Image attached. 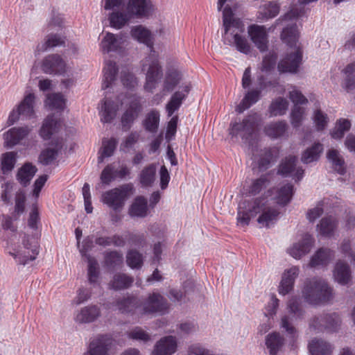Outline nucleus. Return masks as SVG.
Segmentation results:
<instances>
[{"label":"nucleus","mask_w":355,"mask_h":355,"mask_svg":"<svg viewBox=\"0 0 355 355\" xmlns=\"http://www.w3.org/2000/svg\"><path fill=\"white\" fill-rule=\"evenodd\" d=\"M181 88V91L175 92L171 96L170 101L166 105L168 116H171L175 111L178 110L190 91V86L187 85L182 86Z\"/></svg>","instance_id":"nucleus-25"},{"label":"nucleus","mask_w":355,"mask_h":355,"mask_svg":"<svg viewBox=\"0 0 355 355\" xmlns=\"http://www.w3.org/2000/svg\"><path fill=\"white\" fill-rule=\"evenodd\" d=\"M129 338L146 343L150 339V335L141 327H137L128 333Z\"/></svg>","instance_id":"nucleus-61"},{"label":"nucleus","mask_w":355,"mask_h":355,"mask_svg":"<svg viewBox=\"0 0 355 355\" xmlns=\"http://www.w3.org/2000/svg\"><path fill=\"white\" fill-rule=\"evenodd\" d=\"M101 315L100 308L96 305H89L77 311L74 320L79 324L90 323Z\"/></svg>","instance_id":"nucleus-24"},{"label":"nucleus","mask_w":355,"mask_h":355,"mask_svg":"<svg viewBox=\"0 0 355 355\" xmlns=\"http://www.w3.org/2000/svg\"><path fill=\"white\" fill-rule=\"evenodd\" d=\"M133 278L124 273H116L109 283V288L115 291L126 289L133 283Z\"/></svg>","instance_id":"nucleus-34"},{"label":"nucleus","mask_w":355,"mask_h":355,"mask_svg":"<svg viewBox=\"0 0 355 355\" xmlns=\"http://www.w3.org/2000/svg\"><path fill=\"white\" fill-rule=\"evenodd\" d=\"M271 178L272 173H268L253 180L248 189L249 194L251 196H255L259 193L263 189L268 186Z\"/></svg>","instance_id":"nucleus-39"},{"label":"nucleus","mask_w":355,"mask_h":355,"mask_svg":"<svg viewBox=\"0 0 355 355\" xmlns=\"http://www.w3.org/2000/svg\"><path fill=\"white\" fill-rule=\"evenodd\" d=\"M58 155V151L55 149L47 148L41 152L39 162L43 165H49L53 163Z\"/></svg>","instance_id":"nucleus-62"},{"label":"nucleus","mask_w":355,"mask_h":355,"mask_svg":"<svg viewBox=\"0 0 355 355\" xmlns=\"http://www.w3.org/2000/svg\"><path fill=\"white\" fill-rule=\"evenodd\" d=\"M312 120L317 131L324 130L329 123L327 114L320 109H315L313 111Z\"/></svg>","instance_id":"nucleus-51"},{"label":"nucleus","mask_w":355,"mask_h":355,"mask_svg":"<svg viewBox=\"0 0 355 355\" xmlns=\"http://www.w3.org/2000/svg\"><path fill=\"white\" fill-rule=\"evenodd\" d=\"M117 107L113 102L105 100L101 105L99 114L103 123H110L116 115Z\"/></svg>","instance_id":"nucleus-38"},{"label":"nucleus","mask_w":355,"mask_h":355,"mask_svg":"<svg viewBox=\"0 0 355 355\" xmlns=\"http://www.w3.org/2000/svg\"><path fill=\"white\" fill-rule=\"evenodd\" d=\"M103 71L104 78L102 83V89H105L110 87L115 80L117 72L116 63L112 61H107Z\"/></svg>","instance_id":"nucleus-42"},{"label":"nucleus","mask_w":355,"mask_h":355,"mask_svg":"<svg viewBox=\"0 0 355 355\" xmlns=\"http://www.w3.org/2000/svg\"><path fill=\"white\" fill-rule=\"evenodd\" d=\"M340 322V316L336 313L317 315L311 320L309 329L314 331L327 330L335 332L338 331Z\"/></svg>","instance_id":"nucleus-10"},{"label":"nucleus","mask_w":355,"mask_h":355,"mask_svg":"<svg viewBox=\"0 0 355 355\" xmlns=\"http://www.w3.org/2000/svg\"><path fill=\"white\" fill-rule=\"evenodd\" d=\"M337 227L338 220L335 217L332 216H324L317 225V231L323 236L331 237L334 235Z\"/></svg>","instance_id":"nucleus-28"},{"label":"nucleus","mask_w":355,"mask_h":355,"mask_svg":"<svg viewBox=\"0 0 355 355\" xmlns=\"http://www.w3.org/2000/svg\"><path fill=\"white\" fill-rule=\"evenodd\" d=\"M142 110L140 97L134 96L131 98L128 108L121 117V123L123 128H129L133 121L138 117Z\"/></svg>","instance_id":"nucleus-20"},{"label":"nucleus","mask_w":355,"mask_h":355,"mask_svg":"<svg viewBox=\"0 0 355 355\" xmlns=\"http://www.w3.org/2000/svg\"><path fill=\"white\" fill-rule=\"evenodd\" d=\"M212 350L209 349L200 343H194L189 346L188 355H210Z\"/></svg>","instance_id":"nucleus-64"},{"label":"nucleus","mask_w":355,"mask_h":355,"mask_svg":"<svg viewBox=\"0 0 355 355\" xmlns=\"http://www.w3.org/2000/svg\"><path fill=\"white\" fill-rule=\"evenodd\" d=\"M286 309L289 315H284L281 318L280 327L292 338L297 336V331L293 326L295 320L304 318V310L302 309L300 299L297 296L291 297L286 303Z\"/></svg>","instance_id":"nucleus-7"},{"label":"nucleus","mask_w":355,"mask_h":355,"mask_svg":"<svg viewBox=\"0 0 355 355\" xmlns=\"http://www.w3.org/2000/svg\"><path fill=\"white\" fill-rule=\"evenodd\" d=\"M138 178L143 187H152L156 178L155 165L150 164L145 166L139 173Z\"/></svg>","instance_id":"nucleus-31"},{"label":"nucleus","mask_w":355,"mask_h":355,"mask_svg":"<svg viewBox=\"0 0 355 355\" xmlns=\"http://www.w3.org/2000/svg\"><path fill=\"white\" fill-rule=\"evenodd\" d=\"M147 200L143 196L137 197L129 209V214L132 217L144 218L147 215Z\"/></svg>","instance_id":"nucleus-32"},{"label":"nucleus","mask_w":355,"mask_h":355,"mask_svg":"<svg viewBox=\"0 0 355 355\" xmlns=\"http://www.w3.org/2000/svg\"><path fill=\"white\" fill-rule=\"evenodd\" d=\"M46 105L51 110H62L65 106V99L60 93L51 94L47 96Z\"/></svg>","instance_id":"nucleus-53"},{"label":"nucleus","mask_w":355,"mask_h":355,"mask_svg":"<svg viewBox=\"0 0 355 355\" xmlns=\"http://www.w3.org/2000/svg\"><path fill=\"white\" fill-rule=\"evenodd\" d=\"M293 194V186L291 184H286L279 188L277 191L276 200L279 205L288 203Z\"/></svg>","instance_id":"nucleus-50"},{"label":"nucleus","mask_w":355,"mask_h":355,"mask_svg":"<svg viewBox=\"0 0 355 355\" xmlns=\"http://www.w3.org/2000/svg\"><path fill=\"white\" fill-rule=\"evenodd\" d=\"M305 115V109L298 105H294L291 113V122L294 128L300 126L304 116Z\"/></svg>","instance_id":"nucleus-60"},{"label":"nucleus","mask_w":355,"mask_h":355,"mask_svg":"<svg viewBox=\"0 0 355 355\" xmlns=\"http://www.w3.org/2000/svg\"><path fill=\"white\" fill-rule=\"evenodd\" d=\"M17 237V234H15L6 240V250L17 263L26 265L30 261L35 260L38 254L37 242L34 237L24 235L22 245H17L15 243Z\"/></svg>","instance_id":"nucleus-6"},{"label":"nucleus","mask_w":355,"mask_h":355,"mask_svg":"<svg viewBox=\"0 0 355 355\" xmlns=\"http://www.w3.org/2000/svg\"><path fill=\"white\" fill-rule=\"evenodd\" d=\"M351 127V123L348 119H339L331 132V137L336 139H340L343 137L345 133L347 132Z\"/></svg>","instance_id":"nucleus-52"},{"label":"nucleus","mask_w":355,"mask_h":355,"mask_svg":"<svg viewBox=\"0 0 355 355\" xmlns=\"http://www.w3.org/2000/svg\"><path fill=\"white\" fill-rule=\"evenodd\" d=\"M234 0H218L217 3L218 10H221L223 6L227 3L223 11V21L224 34L223 41L225 44L235 46L239 52L248 54L251 47L245 37L240 33L244 31V25L242 21L234 17V13L231 6Z\"/></svg>","instance_id":"nucleus-2"},{"label":"nucleus","mask_w":355,"mask_h":355,"mask_svg":"<svg viewBox=\"0 0 355 355\" xmlns=\"http://www.w3.org/2000/svg\"><path fill=\"white\" fill-rule=\"evenodd\" d=\"M314 241V239L311 234H305L301 239L294 243L287 250L288 253L294 259H300L311 251Z\"/></svg>","instance_id":"nucleus-13"},{"label":"nucleus","mask_w":355,"mask_h":355,"mask_svg":"<svg viewBox=\"0 0 355 355\" xmlns=\"http://www.w3.org/2000/svg\"><path fill=\"white\" fill-rule=\"evenodd\" d=\"M35 96L33 94H28L25 96L23 101L18 105V110L21 116L31 118L34 114Z\"/></svg>","instance_id":"nucleus-46"},{"label":"nucleus","mask_w":355,"mask_h":355,"mask_svg":"<svg viewBox=\"0 0 355 355\" xmlns=\"http://www.w3.org/2000/svg\"><path fill=\"white\" fill-rule=\"evenodd\" d=\"M323 151V145L320 142L314 143L308 148L302 155V162L304 164H309L319 159Z\"/></svg>","instance_id":"nucleus-35"},{"label":"nucleus","mask_w":355,"mask_h":355,"mask_svg":"<svg viewBox=\"0 0 355 355\" xmlns=\"http://www.w3.org/2000/svg\"><path fill=\"white\" fill-rule=\"evenodd\" d=\"M177 347L178 343L175 337L165 336L157 342L152 355H171L176 352Z\"/></svg>","instance_id":"nucleus-22"},{"label":"nucleus","mask_w":355,"mask_h":355,"mask_svg":"<svg viewBox=\"0 0 355 355\" xmlns=\"http://www.w3.org/2000/svg\"><path fill=\"white\" fill-rule=\"evenodd\" d=\"M126 262L131 268L139 269L143 265V256L136 250H129L126 255Z\"/></svg>","instance_id":"nucleus-56"},{"label":"nucleus","mask_w":355,"mask_h":355,"mask_svg":"<svg viewBox=\"0 0 355 355\" xmlns=\"http://www.w3.org/2000/svg\"><path fill=\"white\" fill-rule=\"evenodd\" d=\"M37 172L36 167L31 163H25L19 170L17 174V180L21 184L26 187L29 184Z\"/></svg>","instance_id":"nucleus-33"},{"label":"nucleus","mask_w":355,"mask_h":355,"mask_svg":"<svg viewBox=\"0 0 355 355\" xmlns=\"http://www.w3.org/2000/svg\"><path fill=\"white\" fill-rule=\"evenodd\" d=\"M302 297L311 305L328 304L334 298V288L324 279L319 277L306 279L302 288Z\"/></svg>","instance_id":"nucleus-5"},{"label":"nucleus","mask_w":355,"mask_h":355,"mask_svg":"<svg viewBox=\"0 0 355 355\" xmlns=\"http://www.w3.org/2000/svg\"><path fill=\"white\" fill-rule=\"evenodd\" d=\"M17 162V153L6 152L0 158L1 170L3 174L9 173L14 168Z\"/></svg>","instance_id":"nucleus-43"},{"label":"nucleus","mask_w":355,"mask_h":355,"mask_svg":"<svg viewBox=\"0 0 355 355\" xmlns=\"http://www.w3.org/2000/svg\"><path fill=\"white\" fill-rule=\"evenodd\" d=\"M168 309L167 300L159 293L150 294L143 304L145 313H164Z\"/></svg>","instance_id":"nucleus-12"},{"label":"nucleus","mask_w":355,"mask_h":355,"mask_svg":"<svg viewBox=\"0 0 355 355\" xmlns=\"http://www.w3.org/2000/svg\"><path fill=\"white\" fill-rule=\"evenodd\" d=\"M32 128L28 126L14 127L3 135L4 145L12 148L19 144L31 132Z\"/></svg>","instance_id":"nucleus-18"},{"label":"nucleus","mask_w":355,"mask_h":355,"mask_svg":"<svg viewBox=\"0 0 355 355\" xmlns=\"http://www.w3.org/2000/svg\"><path fill=\"white\" fill-rule=\"evenodd\" d=\"M160 114L157 110H150L143 121V126L149 132L155 133L157 131L159 124Z\"/></svg>","instance_id":"nucleus-40"},{"label":"nucleus","mask_w":355,"mask_h":355,"mask_svg":"<svg viewBox=\"0 0 355 355\" xmlns=\"http://www.w3.org/2000/svg\"><path fill=\"white\" fill-rule=\"evenodd\" d=\"M297 159L295 156H289L281 163L278 173L284 176L293 177L296 181L300 180L304 175V170L296 166Z\"/></svg>","instance_id":"nucleus-19"},{"label":"nucleus","mask_w":355,"mask_h":355,"mask_svg":"<svg viewBox=\"0 0 355 355\" xmlns=\"http://www.w3.org/2000/svg\"><path fill=\"white\" fill-rule=\"evenodd\" d=\"M281 37L292 49L279 62L278 71L280 73H296L302 60V51L297 44L299 32L296 24L284 28Z\"/></svg>","instance_id":"nucleus-4"},{"label":"nucleus","mask_w":355,"mask_h":355,"mask_svg":"<svg viewBox=\"0 0 355 355\" xmlns=\"http://www.w3.org/2000/svg\"><path fill=\"white\" fill-rule=\"evenodd\" d=\"M182 75L176 69H170L166 72L163 85L164 92L172 91L180 82Z\"/></svg>","instance_id":"nucleus-44"},{"label":"nucleus","mask_w":355,"mask_h":355,"mask_svg":"<svg viewBox=\"0 0 355 355\" xmlns=\"http://www.w3.org/2000/svg\"><path fill=\"white\" fill-rule=\"evenodd\" d=\"M88 263V278L91 284H96L97 282L99 268L97 261L95 258L88 256L87 258Z\"/></svg>","instance_id":"nucleus-59"},{"label":"nucleus","mask_w":355,"mask_h":355,"mask_svg":"<svg viewBox=\"0 0 355 355\" xmlns=\"http://www.w3.org/2000/svg\"><path fill=\"white\" fill-rule=\"evenodd\" d=\"M277 59V53L274 51H270L263 58L261 71L264 73L270 72L274 69Z\"/></svg>","instance_id":"nucleus-55"},{"label":"nucleus","mask_w":355,"mask_h":355,"mask_svg":"<svg viewBox=\"0 0 355 355\" xmlns=\"http://www.w3.org/2000/svg\"><path fill=\"white\" fill-rule=\"evenodd\" d=\"M154 11V6L150 0H130L127 5V12L132 16L146 17Z\"/></svg>","instance_id":"nucleus-16"},{"label":"nucleus","mask_w":355,"mask_h":355,"mask_svg":"<svg viewBox=\"0 0 355 355\" xmlns=\"http://www.w3.org/2000/svg\"><path fill=\"white\" fill-rule=\"evenodd\" d=\"M139 300L135 296H127L118 300L116 306L121 313H129L138 307Z\"/></svg>","instance_id":"nucleus-47"},{"label":"nucleus","mask_w":355,"mask_h":355,"mask_svg":"<svg viewBox=\"0 0 355 355\" xmlns=\"http://www.w3.org/2000/svg\"><path fill=\"white\" fill-rule=\"evenodd\" d=\"M248 33L252 42L261 52L268 49V33L263 26L252 24L248 28Z\"/></svg>","instance_id":"nucleus-15"},{"label":"nucleus","mask_w":355,"mask_h":355,"mask_svg":"<svg viewBox=\"0 0 355 355\" xmlns=\"http://www.w3.org/2000/svg\"><path fill=\"white\" fill-rule=\"evenodd\" d=\"M62 123L54 115H49L43 121L40 130V135L44 140H49L61 129Z\"/></svg>","instance_id":"nucleus-21"},{"label":"nucleus","mask_w":355,"mask_h":355,"mask_svg":"<svg viewBox=\"0 0 355 355\" xmlns=\"http://www.w3.org/2000/svg\"><path fill=\"white\" fill-rule=\"evenodd\" d=\"M259 121L260 117L257 113L249 114L242 122L231 123L229 133L232 137H240L244 142L250 143Z\"/></svg>","instance_id":"nucleus-8"},{"label":"nucleus","mask_w":355,"mask_h":355,"mask_svg":"<svg viewBox=\"0 0 355 355\" xmlns=\"http://www.w3.org/2000/svg\"><path fill=\"white\" fill-rule=\"evenodd\" d=\"M131 35L134 39L143 43L150 49L149 55L142 60V71L146 73L144 89L153 92L162 75V69L159 62L158 55L153 50V41L151 33L144 26L139 25L133 27Z\"/></svg>","instance_id":"nucleus-1"},{"label":"nucleus","mask_w":355,"mask_h":355,"mask_svg":"<svg viewBox=\"0 0 355 355\" xmlns=\"http://www.w3.org/2000/svg\"><path fill=\"white\" fill-rule=\"evenodd\" d=\"M279 12V6L276 3L268 2L261 7V18L270 19L273 18L278 15Z\"/></svg>","instance_id":"nucleus-57"},{"label":"nucleus","mask_w":355,"mask_h":355,"mask_svg":"<svg viewBox=\"0 0 355 355\" xmlns=\"http://www.w3.org/2000/svg\"><path fill=\"white\" fill-rule=\"evenodd\" d=\"M288 107V101L282 97L273 100L269 107V112L271 116L284 115Z\"/></svg>","instance_id":"nucleus-49"},{"label":"nucleus","mask_w":355,"mask_h":355,"mask_svg":"<svg viewBox=\"0 0 355 355\" xmlns=\"http://www.w3.org/2000/svg\"><path fill=\"white\" fill-rule=\"evenodd\" d=\"M334 257V252L329 248L318 249L311 256L308 264L309 268H322L327 266Z\"/></svg>","instance_id":"nucleus-23"},{"label":"nucleus","mask_w":355,"mask_h":355,"mask_svg":"<svg viewBox=\"0 0 355 355\" xmlns=\"http://www.w3.org/2000/svg\"><path fill=\"white\" fill-rule=\"evenodd\" d=\"M125 39L121 35L107 33L101 42V48L105 53L116 51L122 47Z\"/></svg>","instance_id":"nucleus-26"},{"label":"nucleus","mask_w":355,"mask_h":355,"mask_svg":"<svg viewBox=\"0 0 355 355\" xmlns=\"http://www.w3.org/2000/svg\"><path fill=\"white\" fill-rule=\"evenodd\" d=\"M284 343L283 337L277 332L270 334L266 338V345L269 349L270 355H275Z\"/></svg>","instance_id":"nucleus-45"},{"label":"nucleus","mask_w":355,"mask_h":355,"mask_svg":"<svg viewBox=\"0 0 355 355\" xmlns=\"http://www.w3.org/2000/svg\"><path fill=\"white\" fill-rule=\"evenodd\" d=\"M287 129V123L284 121H279L271 122L265 125L263 131L268 137L272 139H277L283 137Z\"/></svg>","instance_id":"nucleus-29"},{"label":"nucleus","mask_w":355,"mask_h":355,"mask_svg":"<svg viewBox=\"0 0 355 355\" xmlns=\"http://www.w3.org/2000/svg\"><path fill=\"white\" fill-rule=\"evenodd\" d=\"M300 271L299 266H291L284 270L277 289L279 295L284 296L293 290L295 282L299 277Z\"/></svg>","instance_id":"nucleus-11"},{"label":"nucleus","mask_w":355,"mask_h":355,"mask_svg":"<svg viewBox=\"0 0 355 355\" xmlns=\"http://www.w3.org/2000/svg\"><path fill=\"white\" fill-rule=\"evenodd\" d=\"M64 44V37L58 34H50L45 38L44 43L37 46L36 52L40 53L47 51L50 48L62 46Z\"/></svg>","instance_id":"nucleus-37"},{"label":"nucleus","mask_w":355,"mask_h":355,"mask_svg":"<svg viewBox=\"0 0 355 355\" xmlns=\"http://www.w3.org/2000/svg\"><path fill=\"white\" fill-rule=\"evenodd\" d=\"M333 277L338 284L347 285L352 279V272L349 265L342 261H337L333 270Z\"/></svg>","instance_id":"nucleus-27"},{"label":"nucleus","mask_w":355,"mask_h":355,"mask_svg":"<svg viewBox=\"0 0 355 355\" xmlns=\"http://www.w3.org/2000/svg\"><path fill=\"white\" fill-rule=\"evenodd\" d=\"M112 340L109 335H99L93 339L83 355H107Z\"/></svg>","instance_id":"nucleus-14"},{"label":"nucleus","mask_w":355,"mask_h":355,"mask_svg":"<svg viewBox=\"0 0 355 355\" xmlns=\"http://www.w3.org/2000/svg\"><path fill=\"white\" fill-rule=\"evenodd\" d=\"M261 92V91L259 88L248 91L241 103L236 106V111L241 114L259 100Z\"/></svg>","instance_id":"nucleus-30"},{"label":"nucleus","mask_w":355,"mask_h":355,"mask_svg":"<svg viewBox=\"0 0 355 355\" xmlns=\"http://www.w3.org/2000/svg\"><path fill=\"white\" fill-rule=\"evenodd\" d=\"M117 143V140L114 138L104 139L103 140L101 155L98 157V163L103 162L104 158L110 157L114 154Z\"/></svg>","instance_id":"nucleus-48"},{"label":"nucleus","mask_w":355,"mask_h":355,"mask_svg":"<svg viewBox=\"0 0 355 355\" xmlns=\"http://www.w3.org/2000/svg\"><path fill=\"white\" fill-rule=\"evenodd\" d=\"M257 214H259L257 223L260 227H270L277 222L279 211L275 207L268 205L264 199L257 198L251 202L244 201L239 207L238 224L247 226L250 219Z\"/></svg>","instance_id":"nucleus-3"},{"label":"nucleus","mask_w":355,"mask_h":355,"mask_svg":"<svg viewBox=\"0 0 355 355\" xmlns=\"http://www.w3.org/2000/svg\"><path fill=\"white\" fill-rule=\"evenodd\" d=\"M123 262V254L116 250L110 251L106 253L105 256V263L110 268L119 267L122 265Z\"/></svg>","instance_id":"nucleus-54"},{"label":"nucleus","mask_w":355,"mask_h":355,"mask_svg":"<svg viewBox=\"0 0 355 355\" xmlns=\"http://www.w3.org/2000/svg\"><path fill=\"white\" fill-rule=\"evenodd\" d=\"M311 355H330L331 345L322 340L313 339L309 344Z\"/></svg>","instance_id":"nucleus-41"},{"label":"nucleus","mask_w":355,"mask_h":355,"mask_svg":"<svg viewBox=\"0 0 355 355\" xmlns=\"http://www.w3.org/2000/svg\"><path fill=\"white\" fill-rule=\"evenodd\" d=\"M42 69L48 74H62L66 71V63L58 54L49 55L42 61Z\"/></svg>","instance_id":"nucleus-17"},{"label":"nucleus","mask_w":355,"mask_h":355,"mask_svg":"<svg viewBox=\"0 0 355 355\" xmlns=\"http://www.w3.org/2000/svg\"><path fill=\"white\" fill-rule=\"evenodd\" d=\"M327 158L331 164L332 168L339 174L345 173V161L339 151L335 149H330L327 152Z\"/></svg>","instance_id":"nucleus-36"},{"label":"nucleus","mask_w":355,"mask_h":355,"mask_svg":"<svg viewBox=\"0 0 355 355\" xmlns=\"http://www.w3.org/2000/svg\"><path fill=\"white\" fill-rule=\"evenodd\" d=\"M131 16L128 14L122 12H112L109 17L111 26L116 28H121L130 19Z\"/></svg>","instance_id":"nucleus-58"},{"label":"nucleus","mask_w":355,"mask_h":355,"mask_svg":"<svg viewBox=\"0 0 355 355\" xmlns=\"http://www.w3.org/2000/svg\"><path fill=\"white\" fill-rule=\"evenodd\" d=\"M273 158L272 150L271 149L265 150L258 162L259 170L263 171L268 168Z\"/></svg>","instance_id":"nucleus-63"},{"label":"nucleus","mask_w":355,"mask_h":355,"mask_svg":"<svg viewBox=\"0 0 355 355\" xmlns=\"http://www.w3.org/2000/svg\"><path fill=\"white\" fill-rule=\"evenodd\" d=\"M134 191L131 183L123 184L119 187L110 189L102 195V202L114 211L123 208L125 202Z\"/></svg>","instance_id":"nucleus-9"}]
</instances>
